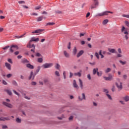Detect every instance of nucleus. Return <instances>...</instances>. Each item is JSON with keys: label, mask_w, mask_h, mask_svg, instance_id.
<instances>
[{"label": "nucleus", "mask_w": 129, "mask_h": 129, "mask_svg": "<svg viewBox=\"0 0 129 129\" xmlns=\"http://www.w3.org/2000/svg\"><path fill=\"white\" fill-rule=\"evenodd\" d=\"M98 6H99V2H98V0H94V4L91 6L90 9H96Z\"/></svg>", "instance_id": "f257e3e1"}, {"label": "nucleus", "mask_w": 129, "mask_h": 129, "mask_svg": "<svg viewBox=\"0 0 129 129\" xmlns=\"http://www.w3.org/2000/svg\"><path fill=\"white\" fill-rule=\"evenodd\" d=\"M115 84L118 89V91H120V90L122 89V83L121 82H116Z\"/></svg>", "instance_id": "f03ea898"}, {"label": "nucleus", "mask_w": 129, "mask_h": 129, "mask_svg": "<svg viewBox=\"0 0 129 129\" xmlns=\"http://www.w3.org/2000/svg\"><path fill=\"white\" fill-rule=\"evenodd\" d=\"M53 66V63H46L45 64H43L42 66V67H43L44 69H46L47 68H50V67H52Z\"/></svg>", "instance_id": "7ed1b4c3"}, {"label": "nucleus", "mask_w": 129, "mask_h": 129, "mask_svg": "<svg viewBox=\"0 0 129 129\" xmlns=\"http://www.w3.org/2000/svg\"><path fill=\"white\" fill-rule=\"evenodd\" d=\"M14 48H15V49L18 50V49H19V46H18V45H11L10 50V52H12V53H13V52H14V51H15V49H14Z\"/></svg>", "instance_id": "20e7f679"}, {"label": "nucleus", "mask_w": 129, "mask_h": 129, "mask_svg": "<svg viewBox=\"0 0 129 129\" xmlns=\"http://www.w3.org/2000/svg\"><path fill=\"white\" fill-rule=\"evenodd\" d=\"M104 79H105L106 81H111L112 80V76L111 75H109V76L106 77H103Z\"/></svg>", "instance_id": "39448f33"}, {"label": "nucleus", "mask_w": 129, "mask_h": 129, "mask_svg": "<svg viewBox=\"0 0 129 129\" xmlns=\"http://www.w3.org/2000/svg\"><path fill=\"white\" fill-rule=\"evenodd\" d=\"M82 98L80 97V96H79V100L80 101H82L83 100H85L86 99V97H85V94L84 93H83L82 94Z\"/></svg>", "instance_id": "423d86ee"}, {"label": "nucleus", "mask_w": 129, "mask_h": 129, "mask_svg": "<svg viewBox=\"0 0 129 129\" xmlns=\"http://www.w3.org/2000/svg\"><path fill=\"white\" fill-rule=\"evenodd\" d=\"M3 104L4 105H5V106H7V107H9V108H13V105H12L9 103H7L6 102H3Z\"/></svg>", "instance_id": "0eeeda50"}, {"label": "nucleus", "mask_w": 129, "mask_h": 129, "mask_svg": "<svg viewBox=\"0 0 129 129\" xmlns=\"http://www.w3.org/2000/svg\"><path fill=\"white\" fill-rule=\"evenodd\" d=\"M44 30L43 29H37L32 32V34H41L42 32H43Z\"/></svg>", "instance_id": "6e6552de"}, {"label": "nucleus", "mask_w": 129, "mask_h": 129, "mask_svg": "<svg viewBox=\"0 0 129 129\" xmlns=\"http://www.w3.org/2000/svg\"><path fill=\"white\" fill-rule=\"evenodd\" d=\"M40 70H41V67L38 66L37 67V70L36 71V73H35L34 74L33 78H32V80H33L35 78V76H36V75H37V73H38L40 71Z\"/></svg>", "instance_id": "1a4fd4ad"}, {"label": "nucleus", "mask_w": 129, "mask_h": 129, "mask_svg": "<svg viewBox=\"0 0 129 129\" xmlns=\"http://www.w3.org/2000/svg\"><path fill=\"white\" fill-rule=\"evenodd\" d=\"M5 66L8 70H10V71L12 70V66H11V64L8 63V62H6Z\"/></svg>", "instance_id": "9d476101"}, {"label": "nucleus", "mask_w": 129, "mask_h": 129, "mask_svg": "<svg viewBox=\"0 0 129 129\" xmlns=\"http://www.w3.org/2000/svg\"><path fill=\"white\" fill-rule=\"evenodd\" d=\"M39 40V38H36V37H32L31 39L30 40V43H32V42H38Z\"/></svg>", "instance_id": "9b49d317"}, {"label": "nucleus", "mask_w": 129, "mask_h": 129, "mask_svg": "<svg viewBox=\"0 0 129 129\" xmlns=\"http://www.w3.org/2000/svg\"><path fill=\"white\" fill-rule=\"evenodd\" d=\"M83 53H84V51L83 50H80L77 54V57L78 58H79V57H80V56H81L83 54Z\"/></svg>", "instance_id": "f8f14e48"}, {"label": "nucleus", "mask_w": 129, "mask_h": 129, "mask_svg": "<svg viewBox=\"0 0 129 129\" xmlns=\"http://www.w3.org/2000/svg\"><path fill=\"white\" fill-rule=\"evenodd\" d=\"M79 81L80 82V87H81V89H83V83L82 82V80L79 79Z\"/></svg>", "instance_id": "ddd939ff"}, {"label": "nucleus", "mask_w": 129, "mask_h": 129, "mask_svg": "<svg viewBox=\"0 0 129 129\" xmlns=\"http://www.w3.org/2000/svg\"><path fill=\"white\" fill-rule=\"evenodd\" d=\"M26 67L28 68H29V69H34V66L30 64V63H28L27 65H26Z\"/></svg>", "instance_id": "4468645a"}, {"label": "nucleus", "mask_w": 129, "mask_h": 129, "mask_svg": "<svg viewBox=\"0 0 129 129\" xmlns=\"http://www.w3.org/2000/svg\"><path fill=\"white\" fill-rule=\"evenodd\" d=\"M63 54L66 58H69V57L70 56L69 53H68L66 50L63 51Z\"/></svg>", "instance_id": "2eb2a0df"}, {"label": "nucleus", "mask_w": 129, "mask_h": 129, "mask_svg": "<svg viewBox=\"0 0 129 129\" xmlns=\"http://www.w3.org/2000/svg\"><path fill=\"white\" fill-rule=\"evenodd\" d=\"M98 72V68L93 69V75H95L96 73Z\"/></svg>", "instance_id": "dca6fc26"}, {"label": "nucleus", "mask_w": 129, "mask_h": 129, "mask_svg": "<svg viewBox=\"0 0 129 129\" xmlns=\"http://www.w3.org/2000/svg\"><path fill=\"white\" fill-rule=\"evenodd\" d=\"M0 120H10V118L9 117H0Z\"/></svg>", "instance_id": "f3484780"}, {"label": "nucleus", "mask_w": 129, "mask_h": 129, "mask_svg": "<svg viewBox=\"0 0 129 129\" xmlns=\"http://www.w3.org/2000/svg\"><path fill=\"white\" fill-rule=\"evenodd\" d=\"M73 86L75 88H78V85L76 83V80H74Z\"/></svg>", "instance_id": "a211bd4d"}, {"label": "nucleus", "mask_w": 129, "mask_h": 129, "mask_svg": "<svg viewBox=\"0 0 129 129\" xmlns=\"http://www.w3.org/2000/svg\"><path fill=\"white\" fill-rule=\"evenodd\" d=\"M75 76H78L79 77H81V73L78 72V73H74Z\"/></svg>", "instance_id": "6ab92c4d"}, {"label": "nucleus", "mask_w": 129, "mask_h": 129, "mask_svg": "<svg viewBox=\"0 0 129 129\" xmlns=\"http://www.w3.org/2000/svg\"><path fill=\"white\" fill-rule=\"evenodd\" d=\"M124 34L126 35H125L124 38L125 39H126V40H127V39H128V36H127V35H128V32L127 31H125L124 32Z\"/></svg>", "instance_id": "aec40b11"}, {"label": "nucleus", "mask_w": 129, "mask_h": 129, "mask_svg": "<svg viewBox=\"0 0 129 129\" xmlns=\"http://www.w3.org/2000/svg\"><path fill=\"white\" fill-rule=\"evenodd\" d=\"M108 51L109 52H110V53H115V49L112 48H108Z\"/></svg>", "instance_id": "412c9836"}, {"label": "nucleus", "mask_w": 129, "mask_h": 129, "mask_svg": "<svg viewBox=\"0 0 129 129\" xmlns=\"http://www.w3.org/2000/svg\"><path fill=\"white\" fill-rule=\"evenodd\" d=\"M73 53L74 55H75L77 53V49L76 48V47H75L74 48L73 50Z\"/></svg>", "instance_id": "4be33fe9"}, {"label": "nucleus", "mask_w": 129, "mask_h": 129, "mask_svg": "<svg viewBox=\"0 0 129 129\" xmlns=\"http://www.w3.org/2000/svg\"><path fill=\"white\" fill-rule=\"evenodd\" d=\"M105 73H108L109 72H110L111 71V69L108 68L106 70H105Z\"/></svg>", "instance_id": "5701e85b"}, {"label": "nucleus", "mask_w": 129, "mask_h": 129, "mask_svg": "<svg viewBox=\"0 0 129 129\" xmlns=\"http://www.w3.org/2000/svg\"><path fill=\"white\" fill-rule=\"evenodd\" d=\"M6 92H7L9 95H12V94H13V93H12V91H11L10 90H6Z\"/></svg>", "instance_id": "b1692460"}, {"label": "nucleus", "mask_w": 129, "mask_h": 129, "mask_svg": "<svg viewBox=\"0 0 129 129\" xmlns=\"http://www.w3.org/2000/svg\"><path fill=\"white\" fill-rule=\"evenodd\" d=\"M26 35V34H23L22 35L19 36H15V38H17V39H21V38H23L24 36Z\"/></svg>", "instance_id": "393cba45"}, {"label": "nucleus", "mask_w": 129, "mask_h": 129, "mask_svg": "<svg viewBox=\"0 0 129 129\" xmlns=\"http://www.w3.org/2000/svg\"><path fill=\"white\" fill-rule=\"evenodd\" d=\"M43 20V16L37 18V22H41Z\"/></svg>", "instance_id": "a878e982"}, {"label": "nucleus", "mask_w": 129, "mask_h": 129, "mask_svg": "<svg viewBox=\"0 0 129 129\" xmlns=\"http://www.w3.org/2000/svg\"><path fill=\"white\" fill-rule=\"evenodd\" d=\"M119 62L120 63V64H121V65H125V64H126V61H122V60H119Z\"/></svg>", "instance_id": "bb28decb"}, {"label": "nucleus", "mask_w": 129, "mask_h": 129, "mask_svg": "<svg viewBox=\"0 0 129 129\" xmlns=\"http://www.w3.org/2000/svg\"><path fill=\"white\" fill-rule=\"evenodd\" d=\"M37 62H38V63H42V62H43V58H38L37 59Z\"/></svg>", "instance_id": "cd10ccee"}, {"label": "nucleus", "mask_w": 129, "mask_h": 129, "mask_svg": "<svg viewBox=\"0 0 129 129\" xmlns=\"http://www.w3.org/2000/svg\"><path fill=\"white\" fill-rule=\"evenodd\" d=\"M108 23V20L107 19H105L103 21V25H106Z\"/></svg>", "instance_id": "c85d7f7f"}, {"label": "nucleus", "mask_w": 129, "mask_h": 129, "mask_svg": "<svg viewBox=\"0 0 129 129\" xmlns=\"http://www.w3.org/2000/svg\"><path fill=\"white\" fill-rule=\"evenodd\" d=\"M103 16V13H98L96 15V17H102Z\"/></svg>", "instance_id": "c756f323"}, {"label": "nucleus", "mask_w": 129, "mask_h": 129, "mask_svg": "<svg viewBox=\"0 0 129 129\" xmlns=\"http://www.w3.org/2000/svg\"><path fill=\"white\" fill-rule=\"evenodd\" d=\"M53 25H55V23L53 22H49L47 23V26H53Z\"/></svg>", "instance_id": "7c9ffc66"}, {"label": "nucleus", "mask_w": 129, "mask_h": 129, "mask_svg": "<svg viewBox=\"0 0 129 129\" xmlns=\"http://www.w3.org/2000/svg\"><path fill=\"white\" fill-rule=\"evenodd\" d=\"M124 100L125 101H128L129 100V97L128 96H126L124 97Z\"/></svg>", "instance_id": "2f4dec72"}, {"label": "nucleus", "mask_w": 129, "mask_h": 129, "mask_svg": "<svg viewBox=\"0 0 129 129\" xmlns=\"http://www.w3.org/2000/svg\"><path fill=\"white\" fill-rule=\"evenodd\" d=\"M55 75H56V76H57L58 77H60V73H59V72L57 71L55 72Z\"/></svg>", "instance_id": "473e14b6"}, {"label": "nucleus", "mask_w": 129, "mask_h": 129, "mask_svg": "<svg viewBox=\"0 0 129 129\" xmlns=\"http://www.w3.org/2000/svg\"><path fill=\"white\" fill-rule=\"evenodd\" d=\"M103 92H105L106 95L108 94V90H107L106 89H103Z\"/></svg>", "instance_id": "72a5a7b5"}, {"label": "nucleus", "mask_w": 129, "mask_h": 129, "mask_svg": "<svg viewBox=\"0 0 129 129\" xmlns=\"http://www.w3.org/2000/svg\"><path fill=\"white\" fill-rule=\"evenodd\" d=\"M12 83L13 85H15V86H18V83H17L16 81H13Z\"/></svg>", "instance_id": "f704fd0d"}, {"label": "nucleus", "mask_w": 129, "mask_h": 129, "mask_svg": "<svg viewBox=\"0 0 129 129\" xmlns=\"http://www.w3.org/2000/svg\"><path fill=\"white\" fill-rule=\"evenodd\" d=\"M16 121H17V122H18V123H20L21 122L22 120H21V119H20L19 118H16Z\"/></svg>", "instance_id": "c9c22d12"}, {"label": "nucleus", "mask_w": 129, "mask_h": 129, "mask_svg": "<svg viewBox=\"0 0 129 129\" xmlns=\"http://www.w3.org/2000/svg\"><path fill=\"white\" fill-rule=\"evenodd\" d=\"M102 13H103V16H107V15H108V11H105Z\"/></svg>", "instance_id": "e433bc0d"}, {"label": "nucleus", "mask_w": 129, "mask_h": 129, "mask_svg": "<svg viewBox=\"0 0 129 129\" xmlns=\"http://www.w3.org/2000/svg\"><path fill=\"white\" fill-rule=\"evenodd\" d=\"M33 72H31L29 78V80H31V79H32V77H33Z\"/></svg>", "instance_id": "4c0bfd02"}, {"label": "nucleus", "mask_w": 129, "mask_h": 129, "mask_svg": "<svg viewBox=\"0 0 129 129\" xmlns=\"http://www.w3.org/2000/svg\"><path fill=\"white\" fill-rule=\"evenodd\" d=\"M106 95H107L108 98H109L110 100H111L112 99V98H111V96H110V95L107 94Z\"/></svg>", "instance_id": "58836bf2"}, {"label": "nucleus", "mask_w": 129, "mask_h": 129, "mask_svg": "<svg viewBox=\"0 0 129 129\" xmlns=\"http://www.w3.org/2000/svg\"><path fill=\"white\" fill-rule=\"evenodd\" d=\"M95 56H96V58L99 59V54L97 52L95 53Z\"/></svg>", "instance_id": "ea45409f"}, {"label": "nucleus", "mask_w": 129, "mask_h": 129, "mask_svg": "<svg viewBox=\"0 0 129 129\" xmlns=\"http://www.w3.org/2000/svg\"><path fill=\"white\" fill-rule=\"evenodd\" d=\"M13 91L14 93H15V94H16V95H18V96H20V94H19V93L17 92L16 90H13Z\"/></svg>", "instance_id": "a19ab883"}, {"label": "nucleus", "mask_w": 129, "mask_h": 129, "mask_svg": "<svg viewBox=\"0 0 129 129\" xmlns=\"http://www.w3.org/2000/svg\"><path fill=\"white\" fill-rule=\"evenodd\" d=\"M55 68H56V69H57L58 70H59V69L60 68V65L58 63H56V66H55Z\"/></svg>", "instance_id": "79ce46f5"}, {"label": "nucleus", "mask_w": 129, "mask_h": 129, "mask_svg": "<svg viewBox=\"0 0 129 129\" xmlns=\"http://www.w3.org/2000/svg\"><path fill=\"white\" fill-rule=\"evenodd\" d=\"M27 47L30 48H32V45H31V42H30V41L29 42V44H27Z\"/></svg>", "instance_id": "37998d69"}, {"label": "nucleus", "mask_w": 129, "mask_h": 129, "mask_svg": "<svg viewBox=\"0 0 129 129\" xmlns=\"http://www.w3.org/2000/svg\"><path fill=\"white\" fill-rule=\"evenodd\" d=\"M63 76L64 79H66V72L63 71Z\"/></svg>", "instance_id": "c03bdc74"}, {"label": "nucleus", "mask_w": 129, "mask_h": 129, "mask_svg": "<svg viewBox=\"0 0 129 129\" xmlns=\"http://www.w3.org/2000/svg\"><path fill=\"white\" fill-rule=\"evenodd\" d=\"M124 30H125V27H124V26H122L121 30V32L122 33H123V32H124Z\"/></svg>", "instance_id": "a18cd8bd"}, {"label": "nucleus", "mask_w": 129, "mask_h": 129, "mask_svg": "<svg viewBox=\"0 0 129 129\" xmlns=\"http://www.w3.org/2000/svg\"><path fill=\"white\" fill-rule=\"evenodd\" d=\"M8 61L9 62V63H11V64H13V60H12V59L9 58L8 59Z\"/></svg>", "instance_id": "49530a36"}, {"label": "nucleus", "mask_w": 129, "mask_h": 129, "mask_svg": "<svg viewBox=\"0 0 129 129\" xmlns=\"http://www.w3.org/2000/svg\"><path fill=\"white\" fill-rule=\"evenodd\" d=\"M12 76L13 75H12V74H9L7 75V78H10V77H12Z\"/></svg>", "instance_id": "de8ad7c7"}, {"label": "nucleus", "mask_w": 129, "mask_h": 129, "mask_svg": "<svg viewBox=\"0 0 129 129\" xmlns=\"http://www.w3.org/2000/svg\"><path fill=\"white\" fill-rule=\"evenodd\" d=\"M25 1H21L18 2V3L20 4V5L25 4Z\"/></svg>", "instance_id": "09e8293b"}, {"label": "nucleus", "mask_w": 129, "mask_h": 129, "mask_svg": "<svg viewBox=\"0 0 129 129\" xmlns=\"http://www.w3.org/2000/svg\"><path fill=\"white\" fill-rule=\"evenodd\" d=\"M10 48V46H6L5 47H3V50H7V49H9Z\"/></svg>", "instance_id": "8fccbe9b"}, {"label": "nucleus", "mask_w": 129, "mask_h": 129, "mask_svg": "<svg viewBox=\"0 0 129 129\" xmlns=\"http://www.w3.org/2000/svg\"><path fill=\"white\" fill-rule=\"evenodd\" d=\"M87 78L89 79V80H91V76H90V74H88L87 75Z\"/></svg>", "instance_id": "3c124183"}, {"label": "nucleus", "mask_w": 129, "mask_h": 129, "mask_svg": "<svg viewBox=\"0 0 129 129\" xmlns=\"http://www.w3.org/2000/svg\"><path fill=\"white\" fill-rule=\"evenodd\" d=\"M125 24L126 25V26H127V27H129V22L128 21H125Z\"/></svg>", "instance_id": "603ef678"}, {"label": "nucleus", "mask_w": 129, "mask_h": 129, "mask_svg": "<svg viewBox=\"0 0 129 129\" xmlns=\"http://www.w3.org/2000/svg\"><path fill=\"white\" fill-rule=\"evenodd\" d=\"M40 9H41V6H39L36 7L35 8V10H40Z\"/></svg>", "instance_id": "864d4df0"}, {"label": "nucleus", "mask_w": 129, "mask_h": 129, "mask_svg": "<svg viewBox=\"0 0 129 129\" xmlns=\"http://www.w3.org/2000/svg\"><path fill=\"white\" fill-rule=\"evenodd\" d=\"M97 76H101V75H102V74L101 73H100L99 72H97Z\"/></svg>", "instance_id": "5fc2aeb1"}, {"label": "nucleus", "mask_w": 129, "mask_h": 129, "mask_svg": "<svg viewBox=\"0 0 129 129\" xmlns=\"http://www.w3.org/2000/svg\"><path fill=\"white\" fill-rule=\"evenodd\" d=\"M36 57H41V54H40V53L37 52L36 53Z\"/></svg>", "instance_id": "6e6d98bb"}, {"label": "nucleus", "mask_w": 129, "mask_h": 129, "mask_svg": "<svg viewBox=\"0 0 129 129\" xmlns=\"http://www.w3.org/2000/svg\"><path fill=\"white\" fill-rule=\"evenodd\" d=\"M71 42H69V46H68V49H71Z\"/></svg>", "instance_id": "4d7b16f0"}, {"label": "nucleus", "mask_w": 129, "mask_h": 129, "mask_svg": "<svg viewBox=\"0 0 129 129\" xmlns=\"http://www.w3.org/2000/svg\"><path fill=\"white\" fill-rule=\"evenodd\" d=\"M73 76V73L72 72H70V78H72V77Z\"/></svg>", "instance_id": "13d9d810"}, {"label": "nucleus", "mask_w": 129, "mask_h": 129, "mask_svg": "<svg viewBox=\"0 0 129 129\" xmlns=\"http://www.w3.org/2000/svg\"><path fill=\"white\" fill-rule=\"evenodd\" d=\"M2 128H3V129L8 128V126H7L6 125H3L2 126Z\"/></svg>", "instance_id": "bf43d9fd"}, {"label": "nucleus", "mask_w": 129, "mask_h": 129, "mask_svg": "<svg viewBox=\"0 0 129 129\" xmlns=\"http://www.w3.org/2000/svg\"><path fill=\"white\" fill-rule=\"evenodd\" d=\"M73 116H71L69 118V120H73Z\"/></svg>", "instance_id": "052dcab7"}, {"label": "nucleus", "mask_w": 129, "mask_h": 129, "mask_svg": "<svg viewBox=\"0 0 129 129\" xmlns=\"http://www.w3.org/2000/svg\"><path fill=\"white\" fill-rule=\"evenodd\" d=\"M3 83L4 84V85H7V84H8V83H7V82H6L5 80L3 81Z\"/></svg>", "instance_id": "680f3d73"}, {"label": "nucleus", "mask_w": 129, "mask_h": 129, "mask_svg": "<svg viewBox=\"0 0 129 129\" xmlns=\"http://www.w3.org/2000/svg\"><path fill=\"white\" fill-rule=\"evenodd\" d=\"M102 54V50H100L99 51V55H100V56Z\"/></svg>", "instance_id": "e2e57ef3"}, {"label": "nucleus", "mask_w": 129, "mask_h": 129, "mask_svg": "<svg viewBox=\"0 0 129 129\" xmlns=\"http://www.w3.org/2000/svg\"><path fill=\"white\" fill-rule=\"evenodd\" d=\"M123 77L124 79H126V78H127V76L126 75H124L123 76Z\"/></svg>", "instance_id": "0e129e2a"}, {"label": "nucleus", "mask_w": 129, "mask_h": 129, "mask_svg": "<svg viewBox=\"0 0 129 129\" xmlns=\"http://www.w3.org/2000/svg\"><path fill=\"white\" fill-rule=\"evenodd\" d=\"M111 90L113 92L115 91V88L114 87V86H113L112 88L111 89Z\"/></svg>", "instance_id": "69168bd1"}, {"label": "nucleus", "mask_w": 129, "mask_h": 129, "mask_svg": "<svg viewBox=\"0 0 129 129\" xmlns=\"http://www.w3.org/2000/svg\"><path fill=\"white\" fill-rule=\"evenodd\" d=\"M32 85H36V84H37V83H36V82H32L31 83Z\"/></svg>", "instance_id": "338daca9"}, {"label": "nucleus", "mask_w": 129, "mask_h": 129, "mask_svg": "<svg viewBox=\"0 0 129 129\" xmlns=\"http://www.w3.org/2000/svg\"><path fill=\"white\" fill-rule=\"evenodd\" d=\"M89 16H90V13H88L86 15V18H88V17H89Z\"/></svg>", "instance_id": "774afa93"}]
</instances>
